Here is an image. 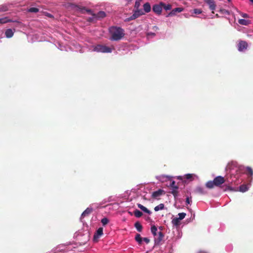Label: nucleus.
Segmentation results:
<instances>
[{
  "mask_svg": "<svg viewBox=\"0 0 253 253\" xmlns=\"http://www.w3.org/2000/svg\"><path fill=\"white\" fill-rule=\"evenodd\" d=\"M12 21L10 19H8L7 17H5L4 18H0V23L4 24L7 22H12Z\"/></svg>",
  "mask_w": 253,
  "mask_h": 253,
  "instance_id": "cd10ccee",
  "label": "nucleus"
},
{
  "mask_svg": "<svg viewBox=\"0 0 253 253\" xmlns=\"http://www.w3.org/2000/svg\"><path fill=\"white\" fill-rule=\"evenodd\" d=\"M228 0V1H230L231 0Z\"/></svg>",
  "mask_w": 253,
  "mask_h": 253,
  "instance_id": "5fc2aeb1",
  "label": "nucleus"
},
{
  "mask_svg": "<svg viewBox=\"0 0 253 253\" xmlns=\"http://www.w3.org/2000/svg\"><path fill=\"white\" fill-rule=\"evenodd\" d=\"M180 220L179 219H178L177 217H176L172 220L171 222L173 225L178 226L180 224Z\"/></svg>",
  "mask_w": 253,
  "mask_h": 253,
  "instance_id": "a878e982",
  "label": "nucleus"
},
{
  "mask_svg": "<svg viewBox=\"0 0 253 253\" xmlns=\"http://www.w3.org/2000/svg\"><path fill=\"white\" fill-rule=\"evenodd\" d=\"M239 188V191L242 192H245L248 190V186L246 185H244V184L241 185V186H240Z\"/></svg>",
  "mask_w": 253,
  "mask_h": 253,
  "instance_id": "bb28decb",
  "label": "nucleus"
},
{
  "mask_svg": "<svg viewBox=\"0 0 253 253\" xmlns=\"http://www.w3.org/2000/svg\"><path fill=\"white\" fill-rule=\"evenodd\" d=\"M183 8L182 7H177L172 9L167 16V17L172 16L175 15L177 13L182 11Z\"/></svg>",
  "mask_w": 253,
  "mask_h": 253,
  "instance_id": "9d476101",
  "label": "nucleus"
},
{
  "mask_svg": "<svg viewBox=\"0 0 253 253\" xmlns=\"http://www.w3.org/2000/svg\"><path fill=\"white\" fill-rule=\"evenodd\" d=\"M134 227L136 228L138 232H141L142 230V226L140 223L138 221L136 222L134 224Z\"/></svg>",
  "mask_w": 253,
  "mask_h": 253,
  "instance_id": "b1692460",
  "label": "nucleus"
},
{
  "mask_svg": "<svg viewBox=\"0 0 253 253\" xmlns=\"http://www.w3.org/2000/svg\"><path fill=\"white\" fill-rule=\"evenodd\" d=\"M242 16L244 18H248L249 17V15L246 13H242Z\"/></svg>",
  "mask_w": 253,
  "mask_h": 253,
  "instance_id": "09e8293b",
  "label": "nucleus"
},
{
  "mask_svg": "<svg viewBox=\"0 0 253 253\" xmlns=\"http://www.w3.org/2000/svg\"><path fill=\"white\" fill-rule=\"evenodd\" d=\"M170 186L172 188V189L174 188V187H178L175 185V182L174 181H172L171 182L170 184Z\"/></svg>",
  "mask_w": 253,
  "mask_h": 253,
  "instance_id": "37998d69",
  "label": "nucleus"
},
{
  "mask_svg": "<svg viewBox=\"0 0 253 253\" xmlns=\"http://www.w3.org/2000/svg\"><path fill=\"white\" fill-rule=\"evenodd\" d=\"M103 229L102 227H99L93 236V241L94 242H98V239L103 235Z\"/></svg>",
  "mask_w": 253,
  "mask_h": 253,
  "instance_id": "39448f33",
  "label": "nucleus"
},
{
  "mask_svg": "<svg viewBox=\"0 0 253 253\" xmlns=\"http://www.w3.org/2000/svg\"><path fill=\"white\" fill-rule=\"evenodd\" d=\"M178 215L179 217L177 218L181 220L185 218V217L186 216V213L184 212H181V213H179Z\"/></svg>",
  "mask_w": 253,
  "mask_h": 253,
  "instance_id": "4c0bfd02",
  "label": "nucleus"
},
{
  "mask_svg": "<svg viewBox=\"0 0 253 253\" xmlns=\"http://www.w3.org/2000/svg\"><path fill=\"white\" fill-rule=\"evenodd\" d=\"M164 208H165L164 204H160L154 208V210H155V211H157L159 210H164Z\"/></svg>",
  "mask_w": 253,
  "mask_h": 253,
  "instance_id": "c756f323",
  "label": "nucleus"
},
{
  "mask_svg": "<svg viewBox=\"0 0 253 253\" xmlns=\"http://www.w3.org/2000/svg\"><path fill=\"white\" fill-rule=\"evenodd\" d=\"M134 19H135V16H134V15L132 14L129 17H128V18H126L125 19V22H129L130 21H131V20H134Z\"/></svg>",
  "mask_w": 253,
  "mask_h": 253,
  "instance_id": "58836bf2",
  "label": "nucleus"
},
{
  "mask_svg": "<svg viewBox=\"0 0 253 253\" xmlns=\"http://www.w3.org/2000/svg\"><path fill=\"white\" fill-rule=\"evenodd\" d=\"M151 35L154 36L155 34L154 33H151Z\"/></svg>",
  "mask_w": 253,
  "mask_h": 253,
  "instance_id": "603ef678",
  "label": "nucleus"
},
{
  "mask_svg": "<svg viewBox=\"0 0 253 253\" xmlns=\"http://www.w3.org/2000/svg\"><path fill=\"white\" fill-rule=\"evenodd\" d=\"M191 198H189V197H187L186 199V203L187 204H189L191 202Z\"/></svg>",
  "mask_w": 253,
  "mask_h": 253,
  "instance_id": "a18cd8bd",
  "label": "nucleus"
},
{
  "mask_svg": "<svg viewBox=\"0 0 253 253\" xmlns=\"http://www.w3.org/2000/svg\"><path fill=\"white\" fill-rule=\"evenodd\" d=\"M101 222L103 225L105 226L108 223L109 219L106 217H104L101 219Z\"/></svg>",
  "mask_w": 253,
  "mask_h": 253,
  "instance_id": "e433bc0d",
  "label": "nucleus"
},
{
  "mask_svg": "<svg viewBox=\"0 0 253 253\" xmlns=\"http://www.w3.org/2000/svg\"><path fill=\"white\" fill-rule=\"evenodd\" d=\"M144 14V13L143 12V11L141 9H137L135 10L133 14L134 16H135V18H137L140 16Z\"/></svg>",
  "mask_w": 253,
  "mask_h": 253,
  "instance_id": "412c9836",
  "label": "nucleus"
},
{
  "mask_svg": "<svg viewBox=\"0 0 253 253\" xmlns=\"http://www.w3.org/2000/svg\"><path fill=\"white\" fill-rule=\"evenodd\" d=\"M161 4L162 5V8H164L166 10H170L171 9L172 6L171 4H166V3L162 2H161Z\"/></svg>",
  "mask_w": 253,
  "mask_h": 253,
  "instance_id": "393cba45",
  "label": "nucleus"
},
{
  "mask_svg": "<svg viewBox=\"0 0 253 253\" xmlns=\"http://www.w3.org/2000/svg\"><path fill=\"white\" fill-rule=\"evenodd\" d=\"M250 0L253 3V0Z\"/></svg>",
  "mask_w": 253,
  "mask_h": 253,
  "instance_id": "864d4df0",
  "label": "nucleus"
},
{
  "mask_svg": "<svg viewBox=\"0 0 253 253\" xmlns=\"http://www.w3.org/2000/svg\"><path fill=\"white\" fill-rule=\"evenodd\" d=\"M94 49L97 52H101L103 53H109L111 52L112 51V49L109 47L102 45H97L95 47Z\"/></svg>",
  "mask_w": 253,
  "mask_h": 253,
  "instance_id": "7ed1b4c3",
  "label": "nucleus"
},
{
  "mask_svg": "<svg viewBox=\"0 0 253 253\" xmlns=\"http://www.w3.org/2000/svg\"><path fill=\"white\" fill-rule=\"evenodd\" d=\"M195 192L201 194H205L207 193L204 188L201 187H197L195 189Z\"/></svg>",
  "mask_w": 253,
  "mask_h": 253,
  "instance_id": "5701e85b",
  "label": "nucleus"
},
{
  "mask_svg": "<svg viewBox=\"0 0 253 253\" xmlns=\"http://www.w3.org/2000/svg\"><path fill=\"white\" fill-rule=\"evenodd\" d=\"M144 14V13L143 12V11L141 9H137L135 10L133 14L134 16H135V18H137L140 16Z\"/></svg>",
  "mask_w": 253,
  "mask_h": 253,
  "instance_id": "6ab92c4d",
  "label": "nucleus"
},
{
  "mask_svg": "<svg viewBox=\"0 0 253 253\" xmlns=\"http://www.w3.org/2000/svg\"><path fill=\"white\" fill-rule=\"evenodd\" d=\"M47 16L49 17H51L52 16L50 14H48Z\"/></svg>",
  "mask_w": 253,
  "mask_h": 253,
  "instance_id": "3c124183",
  "label": "nucleus"
},
{
  "mask_svg": "<svg viewBox=\"0 0 253 253\" xmlns=\"http://www.w3.org/2000/svg\"><path fill=\"white\" fill-rule=\"evenodd\" d=\"M202 11L199 9H194V13L195 14H200L201 13Z\"/></svg>",
  "mask_w": 253,
  "mask_h": 253,
  "instance_id": "c03bdc74",
  "label": "nucleus"
},
{
  "mask_svg": "<svg viewBox=\"0 0 253 253\" xmlns=\"http://www.w3.org/2000/svg\"><path fill=\"white\" fill-rule=\"evenodd\" d=\"M144 14V13L143 12V11L141 9H137L135 10L133 14L134 16H135V18H137L140 16Z\"/></svg>",
  "mask_w": 253,
  "mask_h": 253,
  "instance_id": "f3484780",
  "label": "nucleus"
},
{
  "mask_svg": "<svg viewBox=\"0 0 253 253\" xmlns=\"http://www.w3.org/2000/svg\"><path fill=\"white\" fill-rule=\"evenodd\" d=\"M227 190H229L230 191H238V190H236V189H234L233 188L229 186H226L225 189V191Z\"/></svg>",
  "mask_w": 253,
  "mask_h": 253,
  "instance_id": "79ce46f5",
  "label": "nucleus"
},
{
  "mask_svg": "<svg viewBox=\"0 0 253 253\" xmlns=\"http://www.w3.org/2000/svg\"><path fill=\"white\" fill-rule=\"evenodd\" d=\"M135 240L138 242L139 244H141L142 241V238L139 234H137L135 237Z\"/></svg>",
  "mask_w": 253,
  "mask_h": 253,
  "instance_id": "7c9ffc66",
  "label": "nucleus"
},
{
  "mask_svg": "<svg viewBox=\"0 0 253 253\" xmlns=\"http://www.w3.org/2000/svg\"><path fill=\"white\" fill-rule=\"evenodd\" d=\"M184 177L187 179H190L191 180L193 177V174L190 173L186 174L184 175Z\"/></svg>",
  "mask_w": 253,
  "mask_h": 253,
  "instance_id": "ea45409f",
  "label": "nucleus"
},
{
  "mask_svg": "<svg viewBox=\"0 0 253 253\" xmlns=\"http://www.w3.org/2000/svg\"><path fill=\"white\" fill-rule=\"evenodd\" d=\"M214 186H215L214 182L213 180V181H209L206 183L207 187H208V188H210V189L213 188V187Z\"/></svg>",
  "mask_w": 253,
  "mask_h": 253,
  "instance_id": "c85d7f7f",
  "label": "nucleus"
},
{
  "mask_svg": "<svg viewBox=\"0 0 253 253\" xmlns=\"http://www.w3.org/2000/svg\"><path fill=\"white\" fill-rule=\"evenodd\" d=\"M248 43L244 41H240L238 44V49L240 51H243L248 48Z\"/></svg>",
  "mask_w": 253,
  "mask_h": 253,
  "instance_id": "0eeeda50",
  "label": "nucleus"
},
{
  "mask_svg": "<svg viewBox=\"0 0 253 253\" xmlns=\"http://www.w3.org/2000/svg\"><path fill=\"white\" fill-rule=\"evenodd\" d=\"M93 210L91 208H87L82 214L81 217L82 218L84 217L85 216L89 215L90 213L92 212Z\"/></svg>",
  "mask_w": 253,
  "mask_h": 253,
  "instance_id": "ddd939ff",
  "label": "nucleus"
},
{
  "mask_svg": "<svg viewBox=\"0 0 253 253\" xmlns=\"http://www.w3.org/2000/svg\"><path fill=\"white\" fill-rule=\"evenodd\" d=\"M165 194V192L164 190L162 189H159L156 191H154L152 194V197L154 199H157L158 197L162 196V195H164Z\"/></svg>",
  "mask_w": 253,
  "mask_h": 253,
  "instance_id": "6e6552de",
  "label": "nucleus"
},
{
  "mask_svg": "<svg viewBox=\"0 0 253 253\" xmlns=\"http://www.w3.org/2000/svg\"><path fill=\"white\" fill-rule=\"evenodd\" d=\"M94 18H96V17H94V16H93L91 18H89L88 19V21L89 22H92L93 20H94Z\"/></svg>",
  "mask_w": 253,
  "mask_h": 253,
  "instance_id": "8fccbe9b",
  "label": "nucleus"
},
{
  "mask_svg": "<svg viewBox=\"0 0 253 253\" xmlns=\"http://www.w3.org/2000/svg\"><path fill=\"white\" fill-rule=\"evenodd\" d=\"M144 14V13L143 12V11L141 9H137L135 10L133 14L134 16H135V18H137L140 16Z\"/></svg>",
  "mask_w": 253,
  "mask_h": 253,
  "instance_id": "aec40b11",
  "label": "nucleus"
},
{
  "mask_svg": "<svg viewBox=\"0 0 253 253\" xmlns=\"http://www.w3.org/2000/svg\"><path fill=\"white\" fill-rule=\"evenodd\" d=\"M143 9L145 12L148 13L151 11V6L149 2H146L143 5Z\"/></svg>",
  "mask_w": 253,
  "mask_h": 253,
  "instance_id": "4be33fe9",
  "label": "nucleus"
},
{
  "mask_svg": "<svg viewBox=\"0 0 253 253\" xmlns=\"http://www.w3.org/2000/svg\"><path fill=\"white\" fill-rule=\"evenodd\" d=\"M144 14V13L143 12V11L141 9H137L135 10L133 14L134 16H135V18H137L140 16Z\"/></svg>",
  "mask_w": 253,
  "mask_h": 253,
  "instance_id": "a211bd4d",
  "label": "nucleus"
},
{
  "mask_svg": "<svg viewBox=\"0 0 253 253\" xmlns=\"http://www.w3.org/2000/svg\"><path fill=\"white\" fill-rule=\"evenodd\" d=\"M76 7H77V10L80 11L81 13H84L85 12H87L94 17H96V18H104L106 15L105 12L103 11H100L97 14H95L92 11L91 9H87L85 7L76 5Z\"/></svg>",
  "mask_w": 253,
  "mask_h": 253,
  "instance_id": "f03ea898",
  "label": "nucleus"
},
{
  "mask_svg": "<svg viewBox=\"0 0 253 253\" xmlns=\"http://www.w3.org/2000/svg\"><path fill=\"white\" fill-rule=\"evenodd\" d=\"M137 206L138 207L141 209L142 211H143L144 212L149 214H150L151 213V211L149 210L148 209H147L146 207H145L144 206H143V205H142L141 204H137Z\"/></svg>",
  "mask_w": 253,
  "mask_h": 253,
  "instance_id": "2eb2a0df",
  "label": "nucleus"
},
{
  "mask_svg": "<svg viewBox=\"0 0 253 253\" xmlns=\"http://www.w3.org/2000/svg\"><path fill=\"white\" fill-rule=\"evenodd\" d=\"M140 1L141 0H136L135 2V5H134V7L135 8L138 9L139 8V7L140 6Z\"/></svg>",
  "mask_w": 253,
  "mask_h": 253,
  "instance_id": "a19ab883",
  "label": "nucleus"
},
{
  "mask_svg": "<svg viewBox=\"0 0 253 253\" xmlns=\"http://www.w3.org/2000/svg\"><path fill=\"white\" fill-rule=\"evenodd\" d=\"M8 8L6 5H0V12L6 11L8 10Z\"/></svg>",
  "mask_w": 253,
  "mask_h": 253,
  "instance_id": "f704fd0d",
  "label": "nucleus"
},
{
  "mask_svg": "<svg viewBox=\"0 0 253 253\" xmlns=\"http://www.w3.org/2000/svg\"><path fill=\"white\" fill-rule=\"evenodd\" d=\"M85 235H86V239H85V241H84V243H85L86 242L88 241L89 240V233L87 232Z\"/></svg>",
  "mask_w": 253,
  "mask_h": 253,
  "instance_id": "49530a36",
  "label": "nucleus"
},
{
  "mask_svg": "<svg viewBox=\"0 0 253 253\" xmlns=\"http://www.w3.org/2000/svg\"><path fill=\"white\" fill-rule=\"evenodd\" d=\"M142 240L145 242L147 244H148L150 242V240L146 237L142 238Z\"/></svg>",
  "mask_w": 253,
  "mask_h": 253,
  "instance_id": "de8ad7c7",
  "label": "nucleus"
},
{
  "mask_svg": "<svg viewBox=\"0 0 253 253\" xmlns=\"http://www.w3.org/2000/svg\"><path fill=\"white\" fill-rule=\"evenodd\" d=\"M109 32L111 35L110 40L112 41H119L122 39L125 35L124 30L121 27L117 26L110 27Z\"/></svg>",
  "mask_w": 253,
  "mask_h": 253,
  "instance_id": "f257e3e1",
  "label": "nucleus"
},
{
  "mask_svg": "<svg viewBox=\"0 0 253 253\" xmlns=\"http://www.w3.org/2000/svg\"><path fill=\"white\" fill-rule=\"evenodd\" d=\"M178 187H174V188L172 189V191L170 192L173 195L174 198H176L178 196Z\"/></svg>",
  "mask_w": 253,
  "mask_h": 253,
  "instance_id": "2f4dec72",
  "label": "nucleus"
},
{
  "mask_svg": "<svg viewBox=\"0 0 253 253\" xmlns=\"http://www.w3.org/2000/svg\"><path fill=\"white\" fill-rule=\"evenodd\" d=\"M205 2L207 3L210 7V8L211 10H213L215 9L216 5L214 0H204Z\"/></svg>",
  "mask_w": 253,
  "mask_h": 253,
  "instance_id": "9b49d317",
  "label": "nucleus"
},
{
  "mask_svg": "<svg viewBox=\"0 0 253 253\" xmlns=\"http://www.w3.org/2000/svg\"><path fill=\"white\" fill-rule=\"evenodd\" d=\"M142 214V212L138 210H135L134 211V215L136 217H140Z\"/></svg>",
  "mask_w": 253,
  "mask_h": 253,
  "instance_id": "72a5a7b5",
  "label": "nucleus"
},
{
  "mask_svg": "<svg viewBox=\"0 0 253 253\" xmlns=\"http://www.w3.org/2000/svg\"><path fill=\"white\" fill-rule=\"evenodd\" d=\"M162 5L161 2L159 4H155L153 5L152 9L153 11L157 14H160L162 10Z\"/></svg>",
  "mask_w": 253,
  "mask_h": 253,
  "instance_id": "1a4fd4ad",
  "label": "nucleus"
},
{
  "mask_svg": "<svg viewBox=\"0 0 253 253\" xmlns=\"http://www.w3.org/2000/svg\"><path fill=\"white\" fill-rule=\"evenodd\" d=\"M238 23L243 25L247 26L251 24V21L244 19H241L238 20Z\"/></svg>",
  "mask_w": 253,
  "mask_h": 253,
  "instance_id": "dca6fc26",
  "label": "nucleus"
},
{
  "mask_svg": "<svg viewBox=\"0 0 253 253\" xmlns=\"http://www.w3.org/2000/svg\"><path fill=\"white\" fill-rule=\"evenodd\" d=\"M215 186L219 187L225 181V179L221 176H218L213 179Z\"/></svg>",
  "mask_w": 253,
  "mask_h": 253,
  "instance_id": "20e7f679",
  "label": "nucleus"
},
{
  "mask_svg": "<svg viewBox=\"0 0 253 253\" xmlns=\"http://www.w3.org/2000/svg\"><path fill=\"white\" fill-rule=\"evenodd\" d=\"M14 32L11 29H8L5 31V35L6 38H10L13 37Z\"/></svg>",
  "mask_w": 253,
  "mask_h": 253,
  "instance_id": "4468645a",
  "label": "nucleus"
},
{
  "mask_svg": "<svg viewBox=\"0 0 253 253\" xmlns=\"http://www.w3.org/2000/svg\"><path fill=\"white\" fill-rule=\"evenodd\" d=\"M28 11L32 13H37L39 11V9L36 7H31L28 9Z\"/></svg>",
  "mask_w": 253,
  "mask_h": 253,
  "instance_id": "c9c22d12",
  "label": "nucleus"
},
{
  "mask_svg": "<svg viewBox=\"0 0 253 253\" xmlns=\"http://www.w3.org/2000/svg\"><path fill=\"white\" fill-rule=\"evenodd\" d=\"M246 173L249 176V178L252 180L253 177V170L250 167H247L246 168Z\"/></svg>",
  "mask_w": 253,
  "mask_h": 253,
  "instance_id": "f8f14e48",
  "label": "nucleus"
},
{
  "mask_svg": "<svg viewBox=\"0 0 253 253\" xmlns=\"http://www.w3.org/2000/svg\"><path fill=\"white\" fill-rule=\"evenodd\" d=\"M164 237V235L162 232L160 231L158 232V234H157V236L155 237V244L156 245H160L161 242L163 241Z\"/></svg>",
  "mask_w": 253,
  "mask_h": 253,
  "instance_id": "423d86ee",
  "label": "nucleus"
},
{
  "mask_svg": "<svg viewBox=\"0 0 253 253\" xmlns=\"http://www.w3.org/2000/svg\"><path fill=\"white\" fill-rule=\"evenodd\" d=\"M151 231L154 237L157 236V228L155 225L152 226L151 228Z\"/></svg>",
  "mask_w": 253,
  "mask_h": 253,
  "instance_id": "473e14b6",
  "label": "nucleus"
}]
</instances>
